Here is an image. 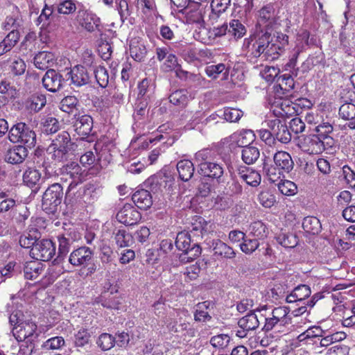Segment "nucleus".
Masks as SVG:
<instances>
[{"label":"nucleus","mask_w":355,"mask_h":355,"mask_svg":"<svg viewBox=\"0 0 355 355\" xmlns=\"http://www.w3.org/2000/svg\"><path fill=\"white\" fill-rule=\"evenodd\" d=\"M212 247L214 254L223 258L233 259L236 256V252L232 248L219 239L213 241Z\"/></svg>","instance_id":"nucleus-30"},{"label":"nucleus","mask_w":355,"mask_h":355,"mask_svg":"<svg viewBox=\"0 0 355 355\" xmlns=\"http://www.w3.org/2000/svg\"><path fill=\"white\" fill-rule=\"evenodd\" d=\"M211 305V302L205 301L196 304V309L194 313V320L196 322H207L211 320L208 309Z\"/></svg>","instance_id":"nucleus-34"},{"label":"nucleus","mask_w":355,"mask_h":355,"mask_svg":"<svg viewBox=\"0 0 355 355\" xmlns=\"http://www.w3.org/2000/svg\"><path fill=\"white\" fill-rule=\"evenodd\" d=\"M115 343V338L109 334H102L98 340L97 345L102 350L106 351L112 348Z\"/></svg>","instance_id":"nucleus-57"},{"label":"nucleus","mask_w":355,"mask_h":355,"mask_svg":"<svg viewBox=\"0 0 355 355\" xmlns=\"http://www.w3.org/2000/svg\"><path fill=\"white\" fill-rule=\"evenodd\" d=\"M230 337L227 334H218L212 336L210 339V344L217 349H225L229 345Z\"/></svg>","instance_id":"nucleus-53"},{"label":"nucleus","mask_w":355,"mask_h":355,"mask_svg":"<svg viewBox=\"0 0 355 355\" xmlns=\"http://www.w3.org/2000/svg\"><path fill=\"white\" fill-rule=\"evenodd\" d=\"M117 220L125 225L136 224L141 218V214L131 205L125 204L117 212Z\"/></svg>","instance_id":"nucleus-13"},{"label":"nucleus","mask_w":355,"mask_h":355,"mask_svg":"<svg viewBox=\"0 0 355 355\" xmlns=\"http://www.w3.org/2000/svg\"><path fill=\"white\" fill-rule=\"evenodd\" d=\"M237 171L241 178L248 185L257 187L261 183V176L257 171L245 166H240Z\"/></svg>","instance_id":"nucleus-23"},{"label":"nucleus","mask_w":355,"mask_h":355,"mask_svg":"<svg viewBox=\"0 0 355 355\" xmlns=\"http://www.w3.org/2000/svg\"><path fill=\"white\" fill-rule=\"evenodd\" d=\"M247 32L245 26L238 19H232L229 24L228 33L238 40L243 37Z\"/></svg>","instance_id":"nucleus-41"},{"label":"nucleus","mask_w":355,"mask_h":355,"mask_svg":"<svg viewBox=\"0 0 355 355\" xmlns=\"http://www.w3.org/2000/svg\"><path fill=\"white\" fill-rule=\"evenodd\" d=\"M63 197L62 187L55 183L48 187L42 197V207L48 214H54Z\"/></svg>","instance_id":"nucleus-7"},{"label":"nucleus","mask_w":355,"mask_h":355,"mask_svg":"<svg viewBox=\"0 0 355 355\" xmlns=\"http://www.w3.org/2000/svg\"><path fill=\"white\" fill-rule=\"evenodd\" d=\"M76 20L79 25L87 32H98L102 35L103 26L100 17L92 11L86 9L83 5L78 10Z\"/></svg>","instance_id":"nucleus-6"},{"label":"nucleus","mask_w":355,"mask_h":355,"mask_svg":"<svg viewBox=\"0 0 355 355\" xmlns=\"http://www.w3.org/2000/svg\"><path fill=\"white\" fill-rule=\"evenodd\" d=\"M146 53V46L141 41L137 38L130 40V54L135 61L141 62L144 60Z\"/></svg>","instance_id":"nucleus-28"},{"label":"nucleus","mask_w":355,"mask_h":355,"mask_svg":"<svg viewBox=\"0 0 355 355\" xmlns=\"http://www.w3.org/2000/svg\"><path fill=\"white\" fill-rule=\"evenodd\" d=\"M41 179V173L38 170L28 168L23 175L24 182L29 187L35 186Z\"/></svg>","instance_id":"nucleus-46"},{"label":"nucleus","mask_w":355,"mask_h":355,"mask_svg":"<svg viewBox=\"0 0 355 355\" xmlns=\"http://www.w3.org/2000/svg\"><path fill=\"white\" fill-rule=\"evenodd\" d=\"M275 23V10L272 5L263 6L259 12V18L256 28L272 31V26Z\"/></svg>","instance_id":"nucleus-15"},{"label":"nucleus","mask_w":355,"mask_h":355,"mask_svg":"<svg viewBox=\"0 0 355 355\" xmlns=\"http://www.w3.org/2000/svg\"><path fill=\"white\" fill-rule=\"evenodd\" d=\"M22 26V20L19 16H8L1 24V28L6 31L19 32Z\"/></svg>","instance_id":"nucleus-45"},{"label":"nucleus","mask_w":355,"mask_h":355,"mask_svg":"<svg viewBox=\"0 0 355 355\" xmlns=\"http://www.w3.org/2000/svg\"><path fill=\"white\" fill-rule=\"evenodd\" d=\"M59 246H58V257L63 258L69 252L71 245L73 244V239L67 238L63 234L58 236Z\"/></svg>","instance_id":"nucleus-47"},{"label":"nucleus","mask_w":355,"mask_h":355,"mask_svg":"<svg viewBox=\"0 0 355 355\" xmlns=\"http://www.w3.org/2000/svg\"><path fill=\"white\" fill-rule=\"evenodd\" d=\"M96 303H101L103 307L110 309H119L120 302L117 297H106L105 295L101 296L100 300H96Z\"/></svg>","instance_id":"nucleus-61"},{"label":"nucleus","mask_w":355,"mask_h":355,"mask_svg":"<svg viewBox=\"0 0 355 355\" xmlns=\"http://www.w3.org/2000/svg\"><path fill=\"white\" fill-rule=\"evenodd\" d=\"M275 168L278 171L289 173L294 166V162L289 153L285 151H277L273 155Z\"/></svg>","instance_id":"nucleus-19"},{"label":"nucleus","mask_w":355,"mask_h":355,"mask_svg":"<svg viewBox=\"0 0 355 355\" xmlns=\"http://www.w3.org/2000/svg\"><path fill=\"white\" fill-rule=\"evenodd\" d=\"M44 87L51 92H56L63 87L64 79L61 73L54 69H49L42 80Z\"/></svg>","instance_id":"nucleus-12"},{"label":"nucleus","mask_w":355,"mask_h":355,"mask_svg":"<svg viewBox=\"0 0 355 355\" xmlns=\"http://www.w3.org/2000/svg\"><path fill=\"white\" fill-rule=\"evenodd\" d=\"M9 139L12 143L21 142L28 148H33L36 144V134L24 123H18L9 131Z\"/></svg>","instance_id":"nucleus-5"},{"label":"nucleus","mask_w":355,"mask_h":355,"mask_svg":"<svg viewBox=\"0 0 355 355\" xmlns=\"http://www.w3.org/2000/svg\"><path fill=\"white\" fill-rule=\"evenodd\" d=\"M135 205L141 209H147L153 204L150 193L145 189L136 191L132 196Z\"/></svg>","instance_id":"nucleus-25"},{"label":"nucleus","mask_w":355,"mask_h":355,"mask_svg":"<svg viewBox=\"0 0 355 355\" xmlns=\"http://www.w3.org/2000/svg\"><path fill=\"white\" fill-rule=\"evenodd\" d=\"M227 71V69L225 65L223 63H220L216 65H209L205 68L206 74L212 79L217 78L220 73H223V71L226 73Z\"/></svg>","instance_id":"nucleus-60"},{"label":"nucleus","mask_w":355,"mask_h":355,"mask_svg":"<svg viewBox=\"0 0 355 355\" xmlns=\"http://www.w3.org/2000/svg\"><path fill=\"white\" fill-rule=\"evenodd\" d=\"M75 121L73 123V127L76 134L83 138L88 137L93 128V119L90 115H74Z\"/></svg>","instance_id":"nucleus-14"},{"label":"nucleus","mask_w":355,"mask_h":355,"mask_svg":"<svg viewBox=\"0 0 355 355\" xmlns=\"http://www.w3.org/2000/svg\"><path fill=\"white\" fill-rule=\"evenodd\" d=\"M257 134L262 141L266 145L272 147L275 146L277 141H275L273 132L266 129H260L257 131Z\"/></svg>","instance_id":"nucleus-62"},{"label":"nucleus","mask_w":355,"mask_h":355,"mask_svg":"<svg viewBox=\"0 0 355 355\" xmlns=\"http://www.w3.org/2000/svg\"><path fill=\"white\" fill-rule=\"evenodd\" d=\"M333 129V125L329 122H322L315 128L316 132L318 133V135L326 141V144L329 145V147L332 146L334 139L328 135L332 132Z\"/></svg>","instance_id":"nucleus-39"},{"label":"nucleus","mask_w":355,"mask_h":355,"mask_svg":"<svg viewBox=\"0 0 355 355\" xmlns=\"http://www.w3.org/2000/svg\"><path fill=\"white\" fill-rule=\"evenodd\" d=\"M286 324V334H288L291 331H298L300 329H302L304 324H306V319H303L298 315H293L291 317L289 315L288 321H287Z\"/></svg>","instance_id":"nucleus-50"},{"label":"nucleus","mask_w":355,"mask_h":355,"mask_svg":"<svg viewBox=\"0 0 355 355\" xmlns=\"http://www.w3.org/2000/svg\"><path fill=\"white\" fill-rule=\"evenodd\" d=\"M288 37L281 32L255 28L249 37L243 41L242 50L249 57L275 60L288 45Z\"/></svg>","instance_id":"nucleus-1"},{"label":"nucleus","mask_w":355,"mask_h":355,"mask_svg":"<svg viewBox=\"0 0 355 355\" xmlns=\"http://www.w3.org/2000/svg\"><path fill=\"white\" fill-rule=\"evenodd\" d=\"M223 116L227 121L236 122L243 116V112L238 109L227 107L225 109Z\"/></svg>","instance_id":"nucleus-64"},{"label":"nucleus","mask_w":355,"mask_h":355,"mask_svg":"<svg viewBox=\"0 0 355 355\" xmlns=\"http://www.w3.org/2000/svg\"><path fill=\"white\" fill-rule=\"evenodd\" d=\"M93 255L94 252L90 248L82 246L71 252L69 257V262L74 267L87 268L86 275H92L96 270L94 264L89 266Z\"/></svg>","instance_id":"nucleus-4"},{"label":"nucleus","mask_w":355,"mask_h":355,"mask_svg":"<svg viewBox=\"0 0 355 355\" xmlns=\"http://www.w3.org/2000/svg\"><path fill=\"white\" fill-rule=\"evenodd\" d=\"M277 241L284 248H294L297 244V238L293 234L282 233L277 236Z\"/></svg>","instance_id":"nucleus-55"},{"label":"nucleus","mask_w":355,"mask_h":355,"mask_svg":"<svg viewBox=\"0 0 355 355\" xmlns=\"http://www.w3.org/2000/svg\"><path fill=\"white\" fill-rule=\"evenodd\" d=\"M339 115L344 120H352L355 118V105L345 103L339 109Z\"/></svg>","instance_id":"nucleus-54"},{"label":"nucleus","mask_w":355,"mask_h":355,"mask_svg":"<svg viewBox=\"0 0 355 355\" xmlns=\"http://www.w3.org/2000/svg\"><path fill=\"white\" fill-rule=\"evenodd\" d=\"M304 230L313 235L318 234L322 230V225L320 220L315 216H306L302 222Z\"/></svg>","instance_id":"nucleus-35"},{"label":"nucleus","mask_w":355,"mask_h":355,"mask_svg":"<svg viewBox=\"0 0 355 355\" xmlns=\"http://www.w3.org/2000/svg\"><path fill=\"white\" fill-rule=\"evenodd\" d=\"M241 250L248 254H252L259 246L258 239H248L245 236L243 242L239 245Z\"/></svg>","instance_id":"nucleus-51"},{"label":"nucleus","mask_w":355,"mask_h":355,"mask_svg":"<svg viewBox=\"0 0 355 355\" xmlns=\"http://www.w3.org/2000/svg\"><path fill=\"white\" fill-rule=\"evenodd\" d=\"M63 171L69 174L73 180L69 184L67 193L66 198H71L74 196V202L92 203L97 200L101 195V190L96 188L92 184H87L83 187L80 188L76 193L73 190L78 184L81 182L80 171L81 168L76 162H71L67 164L63 168Z\"/></svg>","instance_id":"nucleus-2"},{"label":"nucleus","mask_w":355,"mask_h":355,"mask_svg":"<svg viewBox=\"0 0 355 355\" xmlns=\"http://www.w3.org/2000/svg\"><path fill=\"white\" fill-rule=\"evenodd\" d=\"M0 93L15 97L17 94V89L9 80L3 79L0 82Z\"/></svg>","instance_id":"nucleus-63"},{"label":"nucleus","mask_w":355,"mask_h":355,"mask_svg":"<svg viewBox=\"0 0 355 355\" xmlns=\"http://www.w3.org/2000/svg\"><path fill=\"white\" fill-rule=\"evenodd\" d=\"M37 324L29 320H26L15 328L12 329V333L17 341L29 340L37 341L39 333L37 332Z\"/></svg>","instance_id":"nucleus-10"},{"label":"nucleus","mask_w":355,"mask_h":355,"mask_svg":"<svg viewBox=\"0 0 355 355\" xmlns=\"http://www.w3.org/2000/svg\"><path fill=\"white\" fill-rule=\"evenodd\" d=\"M324 331L320 327H311L300 334L297 340L304 344H312L313 339L323 336Z\"/></svg>","instance_id":"nucleus-29"},{"label":"nucleus","mask_w":355,"mask_h":355,"mask_svg":"<svg viewBox=\"0 0 355 355\" xmlns=\"http://www.w3.org/2000/svg\"><path fill=\"white\" fill-rule=\"evenodd\" d=\"M214 154V152L208 148L202 149L195 154L194 160L198 164L200 171L202 170V165H208L212 162Z\"/></svg>","instance_id":"nucleus-38"},{"label":"nucleus","mask_w":355,"mask_h":355,"mask_svg":"<svg viewBox=\"0 0 355 355\" xmlns=\"http://www.w3.org/2000/svg\"><path fill=\"white\" fill-rule=\"evenodd\" d=\"M46 98L44 94H35L29 97L25 102V107L30 112L37 113L46 105Z\"/></svg>","instance_id":"nucleus-26"},{"label":"nucleus","mask_w":355,"mask_h":355,"mask_svg":"<svg viewBox=\"0 0 355 355\" xmlns=\"http://www.w3.org/2000/svg\"><path fill=\"white\" fill-rule=\"evenodd\" d=\"M278 84L274 87L275 96L280 99L289 95V92L294 88L293 78L289 74L280 76L277 80Z\"/></svg>","instance_id":"nucleus-16"},{"label":"nucleus","mask_w":355,"mask_h":355,"mask_svg":"<svg viewBox=\"0 0 355 355\" xmlns=\"http://www.w3.org/2000/svg\"><path fill=\"white\" fill-rule=\"evenodd\" d=\"M58 121L53 116L46 117L43 122V131L46 134H53L59 129Z\"/></svg>","instance_id":"nucleus-59"},{"label":"nucleus","mask_w":355,"mask_h":355,"mask_svg":"<svg viewBox=\"0 0 355 355\" xmlns=\"http://www.w3.org/2000/svg\"><path fill=\"white\" fill-rule=\"evenodd\" d=\"M188 94L187 90H176L169 96V101L173 105L184 107L189 101Z\"/></svg>","instance_id":"nucleus-44"},{"label":"nucleus","mask_w":355,"mask_h":355,"mask_svg":"<svg viewBox=\"0 0 355 355\" xmlns=\"http://www.w3.org/2000/svg\"><path fill=\"white\" fill-rule=\"evenodd\" d=\"M279 191L285 196H293L297 192V186L290 180L281 181L278 183Z\"/></svg>","instance_id":"nucleus-58"},{"label":"nucleus","mask_w":355,"mask_h":355,"mask_svg":"<svg viewBox=\"0 0 355 355\" xmlns=\"http://www.w3.org/2000/svg\"><path fill=\"white\" fill-rule=\"evenodd\" d=\"M116 245L120 248L130 246L134 241V237L125 230H119L114 236Z\"/></svg>","instance_id":"nucleus-43"},{"label":"nucleus","mask_w":355,"mask_h":355,"mask_svg":"<svg viewBox=\"0 0 355 355\" xmlns=\"http://www.w3.org/2000/svg\"><path fill=\"white\" fill-rule=\"evenodd\" d=\"M71 83L77 87H81L88 84L90 81V74L88 71L82 65H76L73 67L70 72Z\"/></svg>","instance_id":"nucleus-17"},{"label":"nucleus","mask_w":355,"mask_h":355,"mask_svg":"<svg viewBox=\"0 0 355 355\" xmlns=\"http://www.w3.org/2000/svg\"><path fill=\"white\" fill-rule=\"evenodd\" d=\"M81 5L76 0H64L58 5V12L60 14L70 15L81 8Z\"/></svg>","instance_id":"nucleus-42"},{"label":"nucleus","mask_w":355,"mask_h":355,"mask_svg":"<svg viewBox=\"0 0 355 355\" xmlns=\"http://www.w3.org/2000/svg\"><path fill=\"white\" fill-rule=\"evenodd\" d=\"M94 74L98 84L105 87L108 84L109 76L107 69L104 67L98 66L94 69Z\"/></svg>","instance_id":"nucleus-52"},{"label":"nucleus","mask_w":355,"mask_h":355,"mask_svg":"<svg viewBox=\"0 0 355 355\" xmlns=\"http://www.w3.org/2000/svg\"><path fill=\"white\" fill-rule=\"evenodd\" d=\"M288 320H284L279 316H275L272 313L270 315L265 318V324L263 327V330L265 331H269L275 330L277 332H280L286 334L287 329L286 324Z\"/></svg>","instance_id":"nucleus-20"},{"label":"nucleus","mask_w":355,"mask_h":355,"mask_svg":"<svg viewBox=\"0 0 355 355\" xmlns=\"http://www.w3.org/2000/svg\"><path fill=\"white\" fill-rule=\"evenodd\" d=\"M54 55L48 51H41L34 57V65L40 70H46L52 67L54 62Z\"/></svg>","instance_id":"nucleus-27"},{"label":"nucleus","mask_w":355,"mask_h":355,"mask_svg":"<svg viewBox=\"0 0 355 355\" xmlns=\"http://www.w3.org/2000/svg\"><path fill=\"white\" fill-rule=\"evenodd\" d=\"M70 144H71L70 135L67 131H62L52 141V143L50 146H53L55 148H69Z\"/></svg>","instance_id":"nucleus-48"},{"label":"nucleus","mask_w":355,"mask_h":355,"mask_svg":"<svg viewBox=\"0 0 355 355\" xmlns=\"http://www.w3.org/2000/svg\"><path fill=\"white\" fill-rule=\"evenodd\" d=\"M267 126L273 132L277 140L282 144H288L291 140V134L288 126L279 119L267 121Z\"/></svg>","instance_id":"nucleus-11"},{"label":"nucleus","mask_w":355,"mask_h":355,"mask_svg":"<svg viewBox=\"0 0 355 355\" xmlns=\"http://www.w3.org/2000/svg\"><path fill=\"white\" fill-rule=\"evenodd\" d=\"M49 153L51 154V157L57 162H64L67 161L69 157V148H55L53 146H50L48 148Z\"/></svg>","instance_id":"nucleus-49"},{"label":"nucleus","mask_w":355,"mask_h":355,"mask_svg":"<svg viewBox=\"0 0 355 355\" xmlns=\"http://www.w3.org/2000/svg\"><path fill=\"white\" fill-rule=\"evenodd\" d=\"M79 100L74 96H67L62 99L60 103V109L66 113L73 114L78 110Z\"/></svg>","instance_id":"nucleus-36"},{"label":"nucleus","mask_w":355,"mask_h":355,"mask_svg":"<svg viewBox=\"0 0 355 355\" xmlns=\"http://www.w3.org/2000/svg\"><path fill=\"white\" fill-rule=\"evenodd\" d=\"M55 253V247L49 239L38 240L36 244L31 249V256L38 261H47Z\"/></svg>","instance_id":"nucleus-8"},{"label":"nucleus","mask_w":355,"mask_h":355,"mask_svg":"<svg viewBox=\"0 0 355 355\" xmlns=\"http://www.w3.org/2000/svg\"><path fill=\"white\" fill-rule=\"evenodd\" d=\"M176 248L182 251L180 256L181 261L189 262L198 257L202 252L200 246L197 243H193L191 235L187 232L178 234L175 239Z\"/></svg>","instance_id":"nucleus-3"},{"label":"nucleus","mask_w":355,"mask_h":355,"mask_svg":"<svg viewBox=\"0 0 355 355\" xmlns=\"http://www.w3.org/2000/svg\"><path fill=\"white\" fill-rule=\"evenodd\" d=\"M28 150L26 147L19 145L9 149L5 156L7 162L12 164L22 163L28 156Z\"/></svg>","instance_id":"nucleus-22"},{"label":"nucleus","mask_w":355,"mask_h":355,"mask_svg":"<svg viewBox=\"0 0 355 355\" xmlns=\"http://www.w3.org/2000/svg\"><path fill=\"white\" fill-rule=\"evenodd\" d=\"M44 264L38 260L26 262L24 267V277L27 279H36L44 271Z\"/></svg>","instance_id":"nucleus-24"},{"label":"nucleus","mask_w":355,"mask_h":355,"mask_svg":"<svg viewBox=\"0 0 355 355\" xmlns=\"http://www.w3.org/2000/svg\"><path fill=\"white\" fill-rule=\"evenodd\" d=\"M300 147L304 152L310 155H318L327 150L329 146L326 144V141L320 136L309 135L305 136L300 141Z\"/></svg>","instance_id":"nucleus-9"},{"label":"nucleus","mask_w":355,"mask_h":355,"mask_svg":"<svg viewBox=\"0 0 355 355\" xmlns=\"http://www.w3.org/2000/svg\"><path fill=\"white\" fill-rule=\"evenodd\" d=\"M26 65L20 58H16L10 62L9 69L14 76H21L24 73Z\"/></svg>","instance_id":"nucleus-56"},{"label":"nucleus","mask_w":355,"mask_h":355,"mask_svg":"<svg viewBox=\"0 0 355 355\" xmlns=\"http://www.w3.org/2000/svg\"><path fill=\"white\" fill-rule=\"evenodd\" d=\"M238 325L240 329H243L245 331L250 332L259 327V320L255 313L250 311V313L239 320Z\"/></svg>","instance_id":"nucleus-32"},{"label":"nucleus","mask_w":355,"mask_h":355,"mask_svg":"<svg viewBox=\"0 0 355 355\" xmlns=\"http://www.w3.org/2000/svg\"><path fill=\"white\" fill-rule=\"evenodd\" d=\"M176 167L180 178L184 182L189 180L193 175V164L189 159H182L179 161Z\"/></svg>","instance_id":"nucleus-31"},{"label":"nucleus","mask_w":355,"mask_h":355,"mask_svg":"<svg viewBox=\"0 0 355 355\" xmlns=\"http://www.w3.org/2000/svg\"><path fill=\"white\" fill-rule=\"evenodd\" d=\"M260 152L258 148L252 146H245L241 152L243 161L250 165L254 164L259 157Z\"/></svg>","instance_id":"nucleus-37"},{"label":"nucleus","mask_w":355,"mask_h":355,"mask_svg":"<svg viewBox=\"0 0 355 355\" xmlns=\"http://www.w3.org/2000/svg\"><path fill=\"white\" fill-rule=\"evenodd\" d=\"M200 172L203 175L216 180L218 183L223 182L224 168L222 164L212 162L208 165L204 164Z\"/></svg>","instance_id":"nucleus-21"},{"label":"nucleus","mask_w":355,"mask_h":355,"mask_svg":"<svg viewBox=\"0 0 355 355\" xmlns=\"http://www.w3.org/2000/svg\"><path fill=\"white\" fill-rule=\"evenodd\" d=\"M19 32L10 31L0 42V56L10 51L19 42Z\"/></svg>","instance_id":"nucleus-33"},{"label":"nucleus","mask_w":355,"mask_h":355,"mask_svg":"<svg viewBox=\"0 0 355 355\" xmlns=\"http://www.w3.org/2000/svg\"><path fill=\"white\" fill-rule=\"evenodd\" d=\"M166 325L171 332L182 334L188 329L189 323L184 320L178 312H175L166 319Z\"/></svg>","instance_id":"nucleus-18"},{"label":"nucleus","mask_w":355,"mask_h":355,"mask_svg":"<svg viewBox=\"0 0 355 355\" xmlns=\"http://www.w3.org/2000/svg\"><path fill=\"white\" fill-rule=\"evenodd\" d=\"M250 235L258 239H262L267 236L268 229L266 225L260 220L254 221L250 225Z\"/></svg>","instance_id":"nucleus-40"}]
</instances>
